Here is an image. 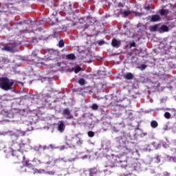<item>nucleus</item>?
<instances>
[{
  "label": "nucleus",
  "mask_w": 176,
  "mask_h": 176,
  "mask_svg": "<svg viewBox=\"0 0 176 176\" xmlns=\"http://www.w3.org/2000/svg\"><path fill=\"white\" fill-rule=\"evenodd\" d=\"M13 85H14V82L12 80H9L6 77L0 78V87L3 90H12Z\"/></svg>",
  "instance_id": "1"
},
{
  "label": "nucleus",
  "mask_w": 176,
  "mask_h": 176,
  "mask_svg": "<svg viewBox=\"0 0 176 176\" xmlns=\"http://www.w3.org/2000/svg\"><path fill=\"white\" fill-rule=\"evenodd\" d=\"M62 115L65 119H67V120L74 119V116L71 113V111H69V109L68 108L64 109L63 110Z\"/></svg>",
  "instance_id": "2"
},
{
  "label": "nucleus",
  "mask_w": 176,
  "mask_h": 176,
  "mask_svg": "<svg viewBox=\"0 0 176 176\" xmlns=\"http://www.w3.org/2000/svg\"><path fill=\"white\" fill-rule=\"evenodd\" d=\"M166 141L164 142L163 140L160 141V144H158L157 146H154L155 149H159L160 147L162 146L165 148H170V141H168V139L166 138Z\"/></svg>",
  "instance_id": "3"
},
{
  "label": "nucleus",
  "mask_w": 176,
  "mask_h": 176,
  "mask_svg": "<svg viewBox=\"0 0 176 176\" xmlns=\"http://www.w3.org/2000/svg\"><path fill=\"white\" fill-rule=\"evenodd\" d=\"M57 126L58 131H59L60 133H64L65 130V123L64 122V121H58L57 123Z\"/></svg>",
  "instance_id": "4"
},
{
  "label": "nucleus",
  "mask_w": 176,
  "mask_h": 176,
  "mask_svg": "<svg viewBox=\"0 0 176 176\" xmlns=\"http://www.w3.org/2000/svg\"><path fill=\"white\" fill-rule=\"evenodd\" d=\"M122 43V41L116 38H113L111 41V45L113 47H119Z\"/></svg>",
  "instance_id": "5"
},
{
  "label": "nucleus",
  "mask_w": 176,
  "mask_h": 176,
  "mask_svg": "<svg viewBox=\"0 0 176 176\" xmlns=\"http://www.w3.org/2000/svg\"><path fill=\"white\" fill-rule=\"evenodd\" d=\"M14 49V45H10L8 46H6L2 48V50H4L6 52H13Z\"/></svg>",
  "instance_id": "6"
},
{
  "label": "nucleus",
  "mask_w": 176,
  "mask_h": 176,
  "mask_svg": "<svg viewBox=\"0 0 176 176\" xmlns=\"http://www.w3.org/2000/svg\"><path fill=\"white\" fill-rule=\"evenodd\" d=\"M133 13L132 11L131 10H125L124 12H120V14H122V17H127V16H130V14H131Z\"/></svg>",
  "instance_id": "7"
},
{
  "label": "nucleus",
  "mask_w": 176,
  "mask_h": 176,
  "mask_svg": "<svg viewBox=\"0 0 176 176\" xmlns=\"http://www.w3.org/2000/svg\"><path fill=\"white\" fill-rule=\"evenodd\" d=\"M160 20V16H159L158 14H155L151 16V21L156 22V21H159Z\"/></svg>",
  "instance_id": "8"
},
{
  "label": "nucleus",
  "mask_w": 176,
  "mask_h": 176,
  "mask_svg": "<svg viewBox=\"0 0 176 176\" xmlns=\"http://www.w3.org/2000/svg\"><path fill=\"white\" fill-rule=\"evenodd\" d=\"M124 78H125V79H126L127 80H131V79L134 78V75H133V74L131 73H127L124 76Z\"/></svg>",
  "instance_id": "9"
},
{
  "label": "nucleus",
  "mask_w": 176,
  "mask_h": 176,
  "mask_svg": "<svg viewBox=\"0 0 176 176\" xmlns=\"http://www.w3.org/2000/svg\"><path fill=\"white\" fill-rule=\"evenodd\" d=\"M160 30H161V32H168L169 28H168L167 25H163L161 26Z\"/></svg>",
  "instance_id": "10"
},
{
  "label": "nucleus",
  "mask_w": 176,
  "mask_h": 176,
  "mask_svg": "<svg viewBox=\"0 0 176 176\" xmlns=\"http://www.w3.org/2000/svg\"><path fill=\"white\" fill-rule=\"evenodd\" d=\"M104 167L106 168H113V167H115V164H112L111 162H108L105 165Z\"/></svg>",
  "instance_id": "11"
},
{
  "label": "nucleus",
  "mask_w": 176,
  "mask_h": 176,
  "mask_svg": "<svg viewBox=\"0 0 176 176\" xmlns=\"http://www.w3.org/2000/svg\"><path fill=\"white\" fill-rule=\"evenodd\" d=\"M151 126L153 129H156L159 126V124L156 122V120H153L151 122Z\"/></svg>",
  "instance_id": "12"
},
{
  "label": "nucleus",
  "mask_w": 176,
  "mask_h": 176,
  "mask_svg": "<svg viewBox=\"0 0 176 176\" xmlns=\"http://www.w3.org/2000/svg\"><path fill=\"white\" fill-rule=\"evenodd\" d=\"M76 137L77 140L76 142L77 145H82L83 144V140H82V138H78V135H76Z\"/></svg>",
  "instance_id": "13"
},
{
  "label": "nucleus",
  "mask_w": 176,
  "mask_h": 176,
  "mask_svg": "<svg viewBox=\"0 0 176 176\" xmlns=\"http://www.w3.org/2000/svg\"><path fill=\"white\" fill-rule=\"evenodd\" d=\"M168 13H169L168 10H161L160 11L161 16H167Z\"/></svg>",
  "instance_id": "14"
},
{
  "label": "nucleus",
  "mask_w": 176,
  "mask_h": 176,
  "mask_svg": "<svg viewBox=\"0 0 176 176\" xmlns=\"http://www.w3.org/2000/svg\"><path fill=\"white\" fill-rule=\"evenodd\" d=\"M158 28H159V25H155L154 26H151L150 30H151V32H155L157 31Z\"/></svg>",
  "instance_id": "15"
},
{
  "label": "nucleus",
  "mask_w": 176,
  "mask_h": 176,
  "mask_svg": "<svg viewBox=\"0 0 176 176\" xmlns=\"http://www.w3.org/2000/svg\"><path fill=\"white\" fill-rule=\"evenodd\" d=\"M95 174H97V169L96 168H92L89 170V175L93 176L95 175Z\"/></svg>",
  "instance_id": "16"
},
{
  "label": "nucleus",
  "mask_w": 176,
  "mask_h": 176,
  "mask_svg": "<svg viewBox=\"0 0 176 176\" xmlns=\"http://www.w3.org/2000/svg\"><path fill=\"white\" fill-rule=\"evenodd\" d=\"M66 58L67 60H75V55L74 54H70L67 55Z\"/></svg>",
  "instance_id": "17"
},
{
  "label": "nucleus",
  "mask_w": 176,
  "mask_h": 176,
  "mask_svg": "<svg viewBox=\"0 0 176 176\" xmlns=\"http://www.w3.org/2000/svg\"><path fill=\"white\" fill-rule=\"evenodd\" d=\"M82 69L81 67L77 66L74 68V72L75 74H78L79 72H80V70Z\"/></svg>",
  "instance_id": "18"
},
{
  "label": "nucleus",
  "mask_w": 176,
  "mask_h": 176,
  "mask_svg": "<svg viewBox=\"0 0 176 176\" xmlns=\"http://www.w3.org/2000/svg\"><path fill=\"white\" fill-rule=\"evenodd\" d=\"M78 83L81 85V86H85V80L84 78H80L78 81Z\"/></svg>",
  "instance_id": "19"
},
{
  "label": "nucleus",
  "mask_w": 176,
  "mask_h": 176,
  "mask_svg": "<svg viewBox=\"0 0 176 176\" xmlns=\"http://www.w3.org/2000/svg\"><path fill=\"white\" fill-rule=\"evenodd\" d=\"M164 118H166V119H170L171 118V114L169 112H165Z\"/></svg>",
  "instance_id": "20"
},
{
  "label": "nucleus",
  "mask_w": 176,
  "mask_h": 176,
  "mask_svg": "<svg viewBox=\"0 0 176 176\" xmlns=\"http://www.w3.org/2000/svg\"><path fill=\"white\" fill-rule=\"evenodd\" d=\"M91 109L94 111H97V109H98V105H97V104H93L91 106Z\"/></svg>",
  "instance_id": "21"
},
{
  "label": "nucleus",
  "mask_w": 176,
  "mask_h": 176,
  "mask_svg": "<svg viewBox=\"0 0 176 176\" xmlns=\"http://www.w3.org/2000/svg\"><path fill=\"white\" fill-rule=\"evenodd\" d=\"M132 13L135 14V16H137L138 17H140V16H142L144 14L143 13H140L137 12H132Z\"/></svg>",
  "instance_id": "22"
},
{
  "label": "nucleus",
  "mask_w": 176,
  "mask_h": 176,
  "mask_svg": "<svg viewBox=\"0 0 176 176\" xmlns=\"http://www.w3.org/2000/svg\"><path fill=\"white\" fill-rule=\"evenodd\" d=\"M59 47H64V41L60 40L58 43Z\"/></svg>",
  "instance_id": "23"
},
{
  "label": "nucleus",
  "mask_w": 176,
  "mask_h": 176,
  "mask_svg": "<svg viewBox=\"0 0 176 176\" xmlns=\"http://www.w3.org/2000/svg\"><path fill=\"white\" fill-rule=\"evenodd\" d=\"M88 136L90 137V138L94 137V132L91 131H89L88 132Z\"/></svg>",
  "instance_id": "24"
},
{
  "label": "nucleus",
  "mask_w": 176,
  "mask_h": 176,
  "mask_svg": "<svg viewBox=\"0 0 176 176\" xmlns=\"http://www.w3.org/2000/svg\"><path fill=\"white\" fill-rule=\"evenodd\" d=\"M155 160L156 163H160V155H157L155 157Z\"/></svg>",
  "instance_id": "25"
},
{
  "label": "nucleus",
  "mask_w": 176,
  "mask_h": 176,
  "mask_svg": "<svg viewBox=\"0 0 176 176\" xmlns=\"http://www.w3.org/2000/svg\"><path fill=\"white\" fill-rule=\"evenodd\" d=\"M145 68H146V65L142 64L140 66V69H142V71H144V69H145Z\"/></svg>",
  "instance_id": "26"
},
{
  "label": "nucleus",
  "mask_w": 176,
  "mask_h": 176,
  "mask_svg": "<svg viewBox=\"0 0 176 176\" xmlns=\"http://www.w3.org/2000/svg\"><path fill=\"white\" fill-rule=\"evenodd\" d=\"M24 145H25V144H19L17 143L15 144V146H19L21 149V148H23L24 146Z\"/></svg>",
  "instance_id": "27"
},
{
  "label": "nucleus",
  "mask_w": 176,
  "mask_h": 176,
  "mask_svg": "<svg viewBox=\"0 0 176 176\" xmlns=\"http://www.w3.org/2000/svg\"><path fill=\"white\" fill-rule=\"evenodd\" d=\"M19 135H21L22 137L25 135V131H19Z\"/></svg>",
  "instance_id": "28"
},
{
  "label": "nucleus",
  "mask_w": 176,
  "mask_h": 176,
  "mask_svg": "<svg viewBox=\"0 0 176 176\" xmlns=\"http://www.w3.org/2000/svg\"><path fill=\"white\" fill-rule=\"evenodd\" d=\"M144 9L146 10H149V9H151V6L149 5H146L144 6Z\"/></svg>",
  "instance_id": "29"
},
{
  "label": "nucleus",
  "mask_w": 176,
  "mask_h": 176,
  "mask_svg": "<svg viewBox=\"0 0 176 176\" xmlns=\"http://www.w3.org/2000/svg\"><path fill=\"white\" fill-rule=\"evenodd\" d=\"M130 47H135V43L133 42L130 44Z\"/></svg>",
  "instance_id": "30"
},
{
  "label": "nucleus",
  "mask_w": 176,
  "mask_h": 176,
  "mask_svg": "<svg viewBox=\"0 0 176 176\" xmlns=\"http://www.w3.org/2000/svg\"><path fill=\"white\" fill-rule=\"evenodd\" d=\"M118 8H123V4L122 3H119Z\"/></svg>",
  "instance_id": "31"
},
{
  "label": "nucleus",
  "mask_w": 176,
  "mask_h": 176,
  "mask_svg": "<svg viewBox=\"0 0 176 176\" xmlns=\"http://www.w3.org/2000/svg\"><path fill=\"white\" fill-rule=\"evenodd\" d=\"M48 174H51L52 175H54V172H48Z\"/></svg>",
  "instance_id": "32"
},
{
  "label": "nucleus",
  "mask_w": 176,
  "mask_h": 176,
  "mask_svg": "<svg viewBox=\"0 0 176 176\" xmlns=\"http://www.w3.org/2000/svg\"><path fill=\"white\" fill-rule=\"evenodd\" d=\"M164 130H167V127L164 128Z\"/></svg>",
  "instance_id": "33"
},
{
  "label": "nucleus",
  "mask_w": 176,
  "mask_h": 176,
  "mask_svg": "<svg viewBox=\"0 0 176 176\" xmlns=\"http://www.w3.org/2000/svg\"><path fill=\"white\" fill-rule=\"evenodd\" d=\"M13 151H19V149H14Z\"/></svg>",
  "instance_id": "34"
},
{
  "label": "nucleus",
  "mask_w": 176,
  "mask_h": 176,
  "mask_svg": "<svg viewBox=\"0 0 176 176\" xmlns=\"http://www.w3.org/2000/svg\"><path fill=\"white\" fill-rule=\"evenodd\" d=\"M60 98H63V94H62V96H60Z\"/></svg>",
  "instance_id": "35"
},
{
  "label": "nucleus",
  "mask_w": 176,
  "mask_h": 176,
  "mask_svg": "<svg viewBox=\"0 0 176 176\" xmlns=\"http://www.w3.org/2000/svg\"><path fill=\"white\" fill-rule=\"evenodd\" d=\"M31 131V129H28V131Z\"/></svg>",
  "instance_id": "36"
},
{
  "label": "nucleus",
  "mask_w": 176,
  "mask_h": 176,
  "mask_svg": "<svg viewBox=\"0 0 176 176\" xmlns=\"http://www.w3.org/2000/svg\"><path fill=\"white\" fill-rule=\"evenodd\" d=\"M34 56H36V54H34Z\"/></svg>",
  "instance_id": "37"
}]
</instances>
